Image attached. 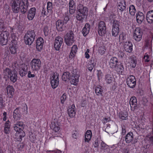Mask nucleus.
<instances>
[{"instance_id": "nucleus-1", "label": "nucleus", "mask_w": 153, "mask_h": 153, "mask_svg": "<svg viewBox=\"0 0 153 153\" xmlns=\"http://www.w3.org/2000/svg\"><path fill=\"white\" fill-rule=\"evenodd\" d=\"M88 12L87 7L84 6L82 4L79 3L77 6L76 18L79 21H83L87 17Z\"/></svg>"}, {"instance_id": "nucleus-2", "label": "nucleus", "mask_w": 153, "mask_h": 153, "mask_svg": "<svg viewBox=\"0 0 153 153\" xmlns=\"http://www.w3.org/2000/svg\"><path fill=\"white\" fill-rule=\"evenodd\" d=\"M27 1V0H10V5L11 6L13 13H18L20 11L21 5H22V3L26 4Z\"/></svg>"}, {"instance_id": "nucleus-3", "label": "nucleus", "mask_w": 153, "mask_h": 153, "mask_svg": "<svg viewBox=\"0 0 153 153\" xmlns=\"http://www.w3.org/2000/svg\"><path fill=\"white\" fill-rule=\"evenodd\" d=\"M36 36L34 30H28L24 37L25 44L29 45H31L34 41Z\"/></svg>"}, {"instance_id": "nucleus-4", "label": "nucleus", "mask_w": 153, "mask_h": 153, "mask_svg": "<svg viewBox=\"0 0 153 153\" xmlns=\"http://www.w3.org/2000/svg\"><path fill=\"white\" fill-rule=\"evenodd\" d=\"M24 125L23 122L21 121H17L14 125L13 128L14 130L17 132H18L19 134V140H21L23 137L25 135V133L23 130L24 128Z\"/></svg>"}, {"instance_id": "nucleus-5", "label": "nucleus", "mask_w": 153, "mask_h": 153, "mask_svg": "<svg viewBox=\"0 0 153 153\" xmlns=\"http://www.w3.org/2000/svg\"><path fill=\"white\" fill-rule=\"evenodd\" d=\"M74 34L71 30H69L65 36L64 39L66 44L70 46L72 45L75 40L74 39Z\"/></svg>"}, {"instance_id": "nucleus-6", "label": "nucleus", "mask_w": 153, "mask_h": 153, "mask_svg": "<svg viewBox=\"0 0 153 153\" xmlns=\"http://www.w3.org/2000/svg\"><path fill=\"white\" fill-rule=\"evenodd\" d=\"M30 65L33 71H37L41 66V62L39 59H33L30 62Z\"/></svg>"}, {"instance_id": "nucleus-7", "label": "nucleus", "mask_w": 153, "mask_h": 153, "mask_svg": "<svg viewBox=\"0 0 153 153\" xmlns=\"http://www.w3.org/2000/svg\"><path fill=\"white\" fill-rule=\"evenodd\" d=\"M51 84L52 88L53 89L57 87L59 84V75L56 72L53 73V75L51 77Z\"/></svg>"}, {"instance_id": "nucleus-8", "label": "nucleus", "mask_w": 153, "mask_h": 153, "mask_svg": "<svg viewBox=\"0 0 153 153\" xmlns=\"http://www.w3.org/2000/svg\"><path fill=\"white\" fill-rule=\"evenodd\" d=\"M71 73L72 76L71 79V83L72 84L76 85L79 82V72L75 70L71 71Z\"/></svg>"}, {"instance_id": "nucleus-9", "label": "nucleus", "mask_w": 153, "mask_h": 153, "mask_svg": "<svg viewBox=\"0 0 153 153\" xmlns=\"http://www.w3.org/2000/svg\"><path fill=\"white\" fill-rule=\"evenodd\" d=\"M106 29L105 23L103 21H100L98 25V32L100 36H103L106 33Z\"/></svg>"}, {"instance_id": "nucleus-10", "label": "nucleus", "mask_w": 153, "mask_h": 153, "mask_svg": "<svg viewBox=\"0 0 153 153\" xmlns=\"http://www.w3.org/2000/svg\"><path fill=\"white\" fill-rule=\"evenodd\" d=\"M126 82L127 85L131 88H134L136 85L135 77L133 75H130L127 77Z\"/></svg>"}, {"instance_id": "nucleus-11", "label": "nucleus", "mask_w": 153, "mask_h": 153, "mask_svg": "<svg viewBox=\"0 0 153 153\" xmlns=\"http://www.w3.org/2000/svg\"><path fill=\"white\" fill-rule=\"evenodd\" d=\"M143 32L139 28H137L133 33V38L137 42L140 41L142 38Z\"/></svg>"}, {"instance_id": "nucleus-12", "label": "nucleus", "mask_w": 153, "mask_h": 153, "mask_svg": "<svg viewBox=\"0 0 153 153\" xmlns=\"http://www.w3.org/2000/svg\"><path fill=\"white\" fill-rule=\"evenodd\" d=\"M56 25L57 30L60 31L65 30L67 27V24L61 20H58L56 22Z\"/></svg>"}, {"instance_id": "nucleus-13", "label": "nucleus", "mask_w": 153, "mask_h": 153, "mask_svg": "<svg viewBox=\"0 0 153 153\" xmlns=\"http://www.w3.org/2000/svg\"><path fill=\"white\" fill-rule=\"evenodd\" d=\"M63 42V39L59 36L56 37L54 41V48L57 51H59Z\"/></svg>"}, {"instance_id": "nucleus-14", "label": "nucleus", "mask_w": 153, "mask_h": 153, "mask_svg": "<svg viewBox=\"0 0 153 153\" xmlns=\"http://www.w3.org/2000/svg\"><path fill=\"white\" fill-rule=\"evenodd\" d=\"M17 44V42L14 39L12 41V45L9 48L10 53L12 54H15L17 51L18 47L16 45Z\"/></svg>"}, {"instance_id": "nucleus-15", "label": "nucleus", "mask_w": 153, "mask_h": 153, "mask_svg": "<svg viewBox=\"0 0 153 153\" xmlns=\"http://www.w3.org/2000/svg\"><path fill=\"white\" fill-rule=\"evenodd\" d=\"M118 59L116 57H112L109 60V66L112 68L114 69L116 66L118 64Z\"/></svg>"}, {"instance_id": "nucleus-16", "label": "nucleus", "mask_w": 153, "mask_h": 153, "mask_svg": "<svg viewBox=\"0 0 153 153\" xmlns=\"http://www.w3.org/2000/svg\"><path fill=\"white\" fill-rule=\"evenodd\" d=\"M20 108L18 107L14 111L13 118L15 121L19 120L21 117L22 114L19 110Z\"/></svg>"}, {"instance_id": "nucleus-17", "label": "nucleus", "mask_w": 153, "mask_h": 153, "mask_svg": "<svg viewBox=\"0 0 153 153\" xmlns=\"http://www.w3.org/2000/svg\"><path fill=\"white\" fill-rule=\"evenodd\" d=\"M68 4L69 13L72 14L75 12L76 3L74 0H70Z\"/></svg>"}, {"instance_id": "nucleus-18", "label": "nucleus", "mask_w": 153, "mask_h": 153, "mask_svg": "<svg viewBox=\"0 0 153 153\" xmlns=\"http://www.w3.org/2000/svg\"><path fill=\"white\" fill-rule=\"evenodd\" d=\"M36 9L35 7L31 8L28 11L27 18L29 20H32L33 19L36 13Z\"/></svg>"}, {"instance_id": "nucleus-19", "label": "nucleus", "mask_w": 153, "mask_h": 153, "mask_svg": "<svg viewBox=\"0 0 153 153\" xmlns=\"http://www.w3.org/2000/svg\"><path fill=\"white\" fill-rule=\"evenodd\" d=\"M44 41L43 38L41 37L39 38L37 40L36 47L37 50L40 51L42 48Z\"/></svg>"}, {"instance_id": "nucleus-20", "label": "nucleus", "mask_w": 153, "mask_h": 153, "mask_svg": "<svg viewBox=\"0 0 153 153\" xmlns=\"http://www.w3.org/2000/svg\"><path fill=\"white\" fill-rule=\"evenodd\" d=\"M125 50L127 52L131 53L132 51V44L131 42L128 41L126 42L123 45Z\"/></svg>"}, {"instance_id": "nucleus-21", "label": "nucleus", "mask_w": 153, "mask_h": 153, "mask_svg": "<svg viewBox=\"0 0 153 153\" xmlns=\"http://www.w3.org/2000/svg\"><path fill=\"white\" fill-rule=\"evenodd\" d=\"M27 66L22 65L21 67L19 69V72L20 76L22 77L25 76L27 74Z\"/></svg>"}, {"instance_id": "nucleus-22", "label": "nucleus", "mask_w": 153, "mask_h": 153, "mask_svg": "<svg viewBox=\"0 0 153 153\" xmlns=\"http://www.w3.org/2000/svg\"><path fill=\"white\" fill-rule=\"evenodd\" d=\"M71 76L72 74H71L70 71H66L64 72L62 76V79L64 81H68L71 80Z\"/></svg>"}, {"instance_id": "nucleus-23", "label": "nucleus", "mask_w": 153, "mask_h": 153, "mask_svg": "<svg viewBox=\"0 0 153 153\" xmlns=\"http://www.w3.org/2000/svg\"><path fill=\"white\" fill-rule=\"evenodd\" d=\"M75 108L74 105L73 104L70 107H69L68 109V114L71 117H73L75 115L76 112L74 110Z\"/></svg>"}, {"instance_id": "nucleus-24", "label": "nucleus", "mask_w": 153, "mask_h": 153, "mask_svg": "<svg viewBox=\"0 0 153 153\" xmlns=\"http://www.w3.org/2000/svg\"><path fill=\"white\" fill-rule=\"evenodd\" d=\"M133 134L132 132L128 133L125 137V140L127 143H129L133 140Z\"/></svg>"}, {"instance_id": "nucleus-25", "label": "nucleus", "mask_w": 153, "mask_h": 153, "mask_svg": "<svg viewBox=\"0 0 153 153\" xmlns=\"http://www.w3.org/2000/svg\"><path fill=\"white\" fill-rule=\"evenodd\" d=\"M146 20L149 23H152L153 22V10L148 11L146 14Z\"/></svg>"}, {"instance_id": "nucleus-26", "label": "nucleus", "mask_w": 153, "mask_h": 153, "mask_svg": "<svg viewBox=\"0 0 153 153\" xmlns=\"http://www.w3.org/2000/svg\"><path fill=\"white\" fill-rule=\"evenodd\" d=\"M11 82L14 83L16 82L17 79V73L16 71H13V72L8 77Z\"/></svg>"}, {"instance_id": "nucleus-27", "label": "nucleus", "mask_w": 153, "mask_h": 153, "mask_svg": "<svg viewBox=\"0 0 153 153\" xmlns=\"http://www.w3.org/2000/svg\"><path fill=\"white\" fill-rule=\"evenodd\" d=\"M77 49L78 48L76 45H74L71 48V52L69 55L70 58L72 59L74 57L77 52Z\"/></svg>"}, {"instance_id": "nucleus-28", "label": "nucleus", "mask_w": 153, "mask_h": 153, "mask_svg": "<svg viewBox=\"0 0 153 153\" xmlns=\"http://www.w3.org/2000/svg\"><path fill=\"white\" fill-rule=\"evenodd\" d=\"M145 18V16L142 12H138L136 14V19L138 23H141Z\"/></svg>"}, {"instance_id": "nucleus-29", "label": "nucleus", "mask_w": 153, "mask_h": 153, "mask_svg": "<svg viewBox=\"0 0 153 153\" xmlns=\"http://www.w3.org/2000/svg\"><path fill=\"white\" fill-rule=\"evenodd\" d=\"M90 26L88 23H86L82 30V33L84 36H85L89 33Z\"/></svg>"}, {"instance_id": "nucleus-30", "label": "nucleus", "mask_w": 153, "mask_h": 153, "mask_svg": "<svg viewBox=\"0 0 153 153\" xmlns=\"http://www.w3.org/2000/svg\"><path fill=\"white\" fill-rule=\"evenodd\" d=\"M92 136L91 131V130H87L85 134V142L89 143L91 140Z\"/></svg>"}, {"instance_id": "nucleus-31", "label": "nucleus", "mask_w": 153, "mask_h": 153, "mask_svg": "<svg viewBox=\"0 0 153 153\" xmlns=\"http://www.w3.org/2000/svg\"><path fill=\"white\" fill-rule=\"evenodd\" d=\"M7 93L9 97L12 98L14 94V89L12 86L8 85L7 87Z\"/></svg>"}, {"instance_id": "nucleus-32", "label": "nucleus", "mask_w": 153, "mask_h": 153, "mask_svg": "<svg viewBox=\"0 0 153 153\" xmlns=\"http://www.w3.org/2000/svg\"><path fill=\"white\" fill-rule=\"evenodd\" d=\"M129 62L131 67L134 68L136 66L137 61L135 57L134 56L129 58Z\"/></svg>"}, {"instance_id": "nucleus-33", "label": "nucleus", "mask_w": 153, "mask_h": 153, "mask_svg": "<svg viewBox=\"0 0 153 153\" xmlns=\"http://www.w3.org/2000/svg\"><path fill=\"white\" fill-rule=\"evenodd\" d=\"M28 3V0H27V3L26 4H24L22 3V5H21L20 7V10L22 14H25L27 11V9L28 8L27 4Z\"/></svg>"}, {"instance_id": "nucleus-34", "label": "nucleus", "mask_w": 153, "mask_h": 153, "mask_svg": "<svg viewBox=\"0 0 153 153\" xmlns=\"http://www.w3.org/2000/svg\"><path fill=\"white\" fill-rule=\"evenodd\" d=\"M129 103L131 107L134 106V108L135 109L137 107V100L136 98L134 96L131 97L129 102Z\"/></svg>"}, {"instance_id": "nucleus-35", "label": "nucleus", "mask_w": 153, "mask_h": 153, "mask_svg": "<svg viewBox=\"0 0 153 153\" xmlns=\"http://www.w3.org/2000/svg\"><path fill=\"white\" fill-rule=\"evenodd\" d=\"M117 72L122 74L124 71V68L122 64H118L114 69Z\"/></svg>"}, {"instance_id": "nucleus-36", "label": "nucleus", "mask_w": 153, "mask_h": 153, "mask_svg": "<svg viewBox=\"0 0 153 153\" xmlns=\"http://www.w3.org/2000/svg\"><path fill=\"white\" fill-rule=\"evenodd\" d=\"M111 24L112 25V28H119L120 22L119 21L113 19L111 21Z\"/></svg>"}, {"instance_id": "nucleus-37", "label": "nucleus", "mask_w": 153, "mask_h": 153, "mask_svg": "<svg viewBox=\"0 0 153 153\" xmlns=\"http://www.w3.org/2000/svg\"><path fill=\"white\" fill-rule=\"evenodd\" d=\"M118 8L121 11H123L126 8V2L123 1L121 2L118 4Z\"/></svg>"}, {"instance_id": "nucleus-38", "label": "nucleus", "mask_w": 153, "mask_h": 153, "mask_svg": "<svg viewBox=\"0 0 153 153\" xmlns=\"http://www.w3.org/2000/svg\"><path fill=\"white\" fill-rule=\"evenodd\" d=\"M129 12L130 14L132 16L135 15L136 12V10L134 5H130L129 7Z\"/></svg>"}, {"instance_id": "nucleus-39", "label": "nucleus", "mask_w": 153, "mask_h": 153, "mask_svg": "<svg viewBox=\"0 0 153 153\" xmlns=\"http://www.w3.org/2000/svg\"><path fill=\"white\" fill-rule=\"evenodd\" d=\"M51 128L55 132H58L60 129V127L57 124H55L54 123H52L51 125Z\"/></svg>"}, {"instance_id": "nucleus-40", "label": "nucleus", "mask_w": 153, "mask_h": 153, "mask_svg": "<svg viewBox=\"0 0 153 153\" xmlns=\"http://www.w3.org/2000/svg\"><path fill=\"white\" fill-rule=\"evenodd\" d=\"M95 90L96 94L97 95H102V94L103 90L101 86H100L99 87H96Z\"/></svg>"}, {"instance_id": "nucleus-41", "label": "nucleus", "mask_w": 153, "mask_h": 153, "mask_svg": "<svg viewBox=\"0 0 153 153\" xmlns=\"http://www.w3.org/2000/svg\"><path fill=\"white\" fill-rule=\"evenodd\" d=\"M12 72L13 71L7 68H6L3 70V74L5 76H7L8 77Z\"/></svg>"}, {"instance_id": "nucleus-42", "label": "nucleus", "mask_w": 153, "mask_h": 153, "mask_svg": "<svg viewBox=\"0 0 153 153\" xmlns=\"http://www.w3.org/2000/svg\"><path fill=\"white\" fill-rule=\"evenodd\" d=\"M120 28H112L111 33L113 36L116 37L118 35Z\"/></svg>"}, {"instance_id": "nucleus-43", "label": "nucleus", "mask_w": 153, "mask_h": 153, "mask_svg": "<svg viewBox=\"0 0 153 153\" xmlns=\"http://www.w3.org/2000/svg\"><path fill=\"white\" fill-rule=\"evenodd\" d=\"M52 3L49 1L47 3V10H48V12H49V14L52 13Z\"/></svg>"}, {"instance_id": "nucleus-44", "label": "nucleus", "mask_w": 153, "mask_h": 153, "mask_svg": "<svg viewBox=\"0 0 153 153\" xmlns=\"http://www.w3.org/2000/svg\"><path fill=\"white\" fill-rule=\"evenodd\" d=\"M119 115L120 118L122 120H126L127 119L128 114L126 113L120 112L119 113Z\"/></svg>"}, {"instance_id": "nucleus-45", "label": "nucleus", "mask_w": 153, "mask_h": 153, "mask_svg": "<svg viewBox=\"0 0 153 153\" xmlns=\"http://www.w3.org/2000/svg\"><path fill=\"white\" fill-rule=\"evenodd\" d=\"M105 79L107 83H111L112 82V77L111 75L107 74L105 76Z\"/></svg>"}, {"instance_id": "nucleus-46", "label": "nucleus", "mask_w": 153, "mask_h": 153, "mask_svg": "<svg viewBox=\"0 0 153 153\" xmlns=\"http://www.w3.org/2000/svg\"><path fill=\"white\" fill-rule=\"evenodd\" d=\"M8 41V38H0V43L2 45H6Z\"/></svg>"}, {"instance_id": "nucleus-47", "label": "nucleus", "mask_w": 153, "mask_h": 153, "mask_svg": "<svg viewBox=\"0 0 153 153\" xmlns=\"http://www.w3.org/2000/svg\"><path fill=\"white\" fill-rule=\"evenodd\" d=\"M9 33L8 31H3L0 35V38H8Z\"/></svg>"}, {"instance_id": "nucleus-48", "label": "nucleus", "mask_w": 153, "mask_h": 153, "mask_svg": "<svg viewBox=\"0 0 153 153\" xmlns=\"http://www.w3.org/2000/svg\"><path fill=\"white\" fill-rule=\"evenodd\" d=\"M69 20V13L68 12H66L63 16V21L67 24V22Z\"/></svg>"}, {"instance_id": "nucleus-49", "label": "nucleus", "mask_w": 153, "mask_h": 153, "mask_svg": "<svg viewBox=\"0 0 153 153\" xmlns=\"http://www.w3.org/2000/svg\"><path fill=\"white\" fill-rule=\"evenodd\" d=\"M97 62V60L95 57H92L90 59L88 64H90L92 66H95Z\"/></svg>"}, {"instance_id": "nucleus-50", "label": "nucleus", "mask_w": 153, "mask_h": 153, "mask_svg": "<svg viewBox=\"0 0 153 153\" xmlns=\"http://www.w3.org/2000/svg\"><path fill=\"white\" fill-rule=\"evenodd\" d=\"M41 13L43 16H47L49 14V12H48V10L46 9V8L44 7H42V10Z\"/></svg>"}, {"instance_id": "nucleus-51", "label": "nucleus", "mask_w": 153, "mask_h": 153, "mask_svg": "<svg viewBox=\"0 0 153 153\" xmlns=\"http://www.w3.org/2000/svg\"><path fill=\"white\" fill-rule=\"evenodd\" d=\"M106 51V49L104 47H100L99 48V52L101 55L105 54Z\"/></svg>"}, {"instance_id": "nucleus-52", "label": "nucleus", "mask_w": 153, "mask_h": 153, "mask_svg": "<svg viewBox=\"0 0 153 153\" xmlns=\"http://www.w3.org/2000/svg\"><path fill=\"white\" fill-rule=\"evenodd\" d=\"M101 146L102 149L106 150L109 149L108 146L102 141L101 143Z\"/></svg>"}, {"instance_id": "nucleus-53", "label": "nucleus", "mask_w": 153, "mask_h": 153, "mask_svg": "<svg viewBox=\"0 0 153 153\" xmlns=\"http://www.w3.org/2000/svg\"><path fill=\"white\" fill-rule=\"evenodd\" d=\"M23 109L24 110L23 111V115H26L27 114V107L26 104H25L24 106Z\"/></svg>"}, {"instance_id": "nucleus-54", "label": "nucleus", "mask_w": 153, "mask_h": 153, "mask_svg": "<svg viewBox=\"0 0 153 153\" xmlns=\"http://www.w3.org/2000/svg\"><path fill=\"white\" fill-rule=\"evenodd\" d=\"M44 34L45 36L48 35L49 34V30L48 27L45 26L44 28Z\"/></svg>"}, {"instance_id": "nucleus-55", "label": "nucleus", "mask_w": 153, "mask_h": 153, "mask_svg": "<svg viewBox=\"0 0 153 153\" xmlns=\"http://www.w3.org/2000/svg\"><path fill=\"white\" fill-rule=\"evenodd\" d=\"M66 95L64 94L61 96L60 98L61 102L62 104H63L64 102L66 99Z\"/></svg>"}, {"instance_id": "nucleus-56", "label": "nucleus", "mask_w": 153, "mask_h": 153, "mask_svg": "<svg viewBox=\"0 0 153 153\" xmlns=\"http://www.w3.org/2000/svg\"><path fill=\"white\" fill-rule=\"evenodd\" d=\"M4 106L3 95L0 94V108H2Z\"/></svg>"}, {"instance_id": "nucleus-57", "label": "nucleus", "mask_w": 153, "mask_h": 153, "mask_svg": "<svg viewBox=\"0 0 153 153\" xmlns=\"http://www.w3.org/2000/svg\"><path fill=\"white\" fill-rule=\"evenodd\" d=\"M24 145L23 143H20L18 144L17 147L19 150H21L24 148Z\"/></svg>"}, {"instance_id": "nucleus-58", "label": "nucleus", "mask_w": 153, "mask_h": 153, "mask_svg": "<svg viewBox=\"0 0 153 153\" xmlns=\"http://www.w3.org/2000/svg\"><path fill=\"white\" fill-rule=\"evenodd\" d=\"M4 28V22L3 20L0 21V31L2 30L3 31Z\"/></svg>"}, {"instance_id": "nucleus-59", "label": "nucleus", "mask_w": 153, "mask_h": 153, "mask_svg": "<svg viewBox=\"0 0 153 153\" xmlns=\"http://www.w3.org/2000/svg\"><path fill=\"white\" fill-rule=\"evenodd\" d=\"M11 123L10 122V121L9 120H8L7 121H6L4 125V127H6L7 128H10L11 126Z\"/></svg>"}, {"instance_id": "nucleus-60", "label": "nucleus", "mask_w": 153, "mask_h": 153, "mask_svg": "<svg viewBox=\"0 0 153 153\" xmlns=\"http://www.w3.org/2000/svg\"><path fill=\"white\" fill-rule=\"evenodd\" d=\"M99 140L98 138H97L95 141H94V146L95 148H97L99 146Z\"/></svg>"}, {"instance_id": "nucleus-61", "label": "nucleus", "mask_w": 153, "mask_h": 153, "mask_svg": "<svg viewBox=\"0 0 153 153\" xmlns=\"http://www.w3.org/2000/svg\"><path fill=\"white\" fill-rule=\"evenodd\" d=\"M27 73V76L29 78H33L35 76V74H31V72L30 71H28Z\"/></svg>"}, {"instance_id": "nucleus-62", "label": "nucleus", "mask_w": 153, "mask_h": 153, "mask_svg": "<svg viewBox=\"0 0 153 153\" xmlns=\"http://www.w3.org/2000/svg\"><path fill=\"white\" fill-rule=\"evenodd\" d=\"M149 56L147 54L144 56V59L145 61V62H148L149 61Z\"/></svg>"}, {"instance_id": "nucleus-63", "label": "nucleus", "mask_w": 153, "mask_h": 153, "mask_svg": "<svg viewBox=\"0 0 153 153\" xmlns=\"http://www.w3.org/2000/svg\"><path fill=\"white\" fill-rule=\"evenodd\" d=\"M78 136V134L77 133L76 131L74 132V133H73L72 137L73 138H74L75 139H76L77 138V137Z\"/></svg>"}, {"instance_id": "nucleus-64", "label": "nucleus", "mask_w": 153, "mask_h": 153, "mask_svg": "<svg viewBox=\"0 0 153 153\" xmlns=\"http://www.w3.org/2000/svg\"><path fill=\"white\" fill-rule=\"evenodd\" d=\"M118 57L121 59L124 56V54L123 52L119 51L118 53Z\"/></svg>"}]
</instances>
